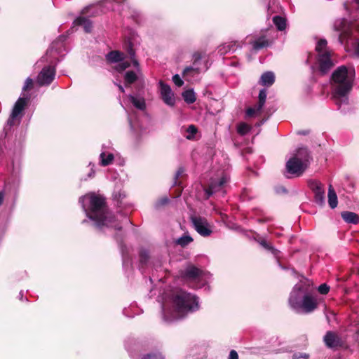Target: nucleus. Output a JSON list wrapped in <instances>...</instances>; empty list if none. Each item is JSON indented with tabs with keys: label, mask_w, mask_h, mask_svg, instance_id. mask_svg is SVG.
<instances>
[{
	"label": "nucleus",
	"mask_w": 359,
	"mask_h": 359,
	"mask_svg": "<svg viewBox=\"0 0 359 359\" xmlns=\"http://www.w3.org/2000/svg\"><path fill=\"white\" fill-rule=\"evenodd\" d=\"M200 309L199 298L182 289L174 291L169 301L162 304L163 318L165 322L184 318Z\"/></svg>",
	"instance_id": "obj_1"
},
{
	"label": "nucleus",
	"mask_w": 359,
	"mask_h": 359,
	"mask_svg": "<svg viewBox=\"0 0 359 359\" xmlns=\"http://www.w3.org/2000/svg\"><path fill=\"white\" fill-rule=\"evenodd\" d=\"M79 203L88 218L93 221L97 228L107 226L121 231V226L114 220V216L109 211L103 196L90 193L81 197Z\"/></svg>",
	"instance_id": "obj_2"
},
{
	"label": "nucleus",
	"mask_w": 359,
	"mask_h": 359,
	"mask_svg": "<svg viewBox=\"0 0 359 359\" xmlns=\"http://www.w3.org/2000/svg\"><path fill=\"white\" fill-rule=\"evenodd\" d=\"M355 69L345 65L338 67L332 74L330 86L332 97L339 105L341 99L345 97L351 90L355 80Z\"/></svg>",
	"instance_id": "obj_3"
},
{
	"label": "nucleus",
	"mask_w": 359,
	"mask_h": 359,
	"mask_svg": "<svg viewBox=\"0 0 359 359\" xmlns=\"http://www.w3.org/2000/svg\"><path fill=\"white\" fill-rule=\"evenodd\" d=\"M300 290V287H294L289 298L290 304L294 309H301L306 313L313 312L319 306L318 297L310 293H306L301 297Z\"/></svg>",
	"instance_id": "obj_4"
},
{
	"label": "nucleus",
	"mask_w": 359,
	"mask_h": 359,
	"mask_svg": "<svg viewBox=\"0 0 359 359\" xmlns=\"http://www.w3.org/2000/svg\"><path fill=\"white\" fill-rule=\"evenodd\" d=\"M180 276L184 279L193 283V287L200 288L203 286L208 278V274L193 265L188 266L180 271Z\"/></svg>",
	"instance_id": "obj_5"
},
{
	"label": "nucleus",
	"mask_w": 359,
	"mask_h": 359,
	"mask_svg": "<svg viewBox=\"0 0 359 359\" xmlns=\"http://www.w3.org/2000/svg\"><path fill=\"white\" fill-rule=\"evenodd\" d=\"M229 177L226 174L222 175L217 178L212 179L208 187L205 189V194L206 198H210L212 194H216L222 190L224 185L229 182Z\"/></svg>",
	"instance_id": "obj_6"
},
{
	"label": "nucleus",
	"mask_w": 359,
	"mask_h": 359,
	"mask_svg": "<svg viewBox=\"0 0 359 359\" xmlns=\"http://www.w3.org/2000/svg\"><path fill=\"white\" fill-rule=\"evenodd\" d=\"M267 91L266 88L259 90L258 96V102L253 107H248L245 111V116L248 118L257 117L259 116L263 110V107L266 102Z\"/></svg>",
	"instance_id": "obj_7"
},
{
	"label": "nucleus",
	"mask_w": 359,
	"mask_h": 359,
	"mask_svg": "<svg viewBox=\"0 0 359 359\" xmlns=\"http://www.w3.org/2000/svg\"><path fill=\"white\" fill-rule=\"evenodd\" d=\"M191 221L195 230L201 236L206 237L212 233V227L205 218L201 216L193 215L191 217Z\"/></svg>",
	"instance_id": "obj_8"
},
{
	"label": "nucleus",
	"mask_w": 359,
	"mask_h": 359,
	"mask_svg": "<svg viewBox=\"0 0 359 359\" xmlns=\"http://www.w3.org/2000/svg\"><path fill=\"white\" fill-rule=\"evenodd\" d=\"M317 62L318 65V70L321 76L327 74L334 65L330 53L328 51L318 54Z\"/></svg>",
	"instance_id": "obj_9"
},
{
	"label": "nucleus",
	"mask_w": 359,
	"mask_h": 359,
	"mask_svg": "<svg viewBox=\"0 0 359 359\" xmlns=\"http://www.w3.org/2000/svg\"><path fill=\"white\" fill-rule=\"evenodd\" d=\"M123 53L118 50H112L106 55V60L109 63H117L115 69L121 72L130 66V63L123 61Z\"/></svg>",
	"instance_id": "obj_10"
},
{
	"label": "nucleus",
	"mask_w": 359,
	"mask_h": 359,
	"mask_svg": "<svg viewBox=\"0 0 359 359\" xmlns=\"http://www.w3.org/2000/svg\"><path fill=\"white\" fill-rule=\"evenodd\" d=\"M67 36L65 35L60 36L53 43L51 46L48 48L46 52L45 56L42 57L41 60H45L47 62H50V64L53 63L52 59H49L48 56H53L55 57V55H60L62 52V49H64V42L66 40Z\"/></svg>",
	"instance_id": "obj_11"
},
{
	"label": "nucleus",
	"mask_w": 359,
	"mask_h": 359,
	"mask_svg": "<svg viewBox=\"0 0 359 359\" xmlns=\"http://www.w3.org/2000/svg\"><path fill=\"white\" fill-rule=\"evenodd\" d=\"M29 100V95L24 94L22 97H20L14 104L12 112L7 121V124L10 126L14 125L15 120L22 114L25 107L27 105Z\"/></svg>",
	"instance_id": "obj_12"
},
{
	"label": "nucleus",
	"mask_w": 359,
	"mask_h": 359,
	"mask_svg": "<svg viewBox=\"0 0 359 359\" xmlns=\"http://www.w3.org/2000/svg\"><path fill=\"white\" fill-rule=\"evenodd\" d=\"M308 167L305 163H301L297 158H290L286 163L285 168L287 174L292 177H300Z\"/></svg>",
	"instance_id": "obj_13"
},
{
	"label": "nucleus",
	"mask_w": 359,
	"mask_h": 359,
	"mask_svg": "<svg viewBox=\"0 0 359 359\" xmlns=\"http://www.w3.org/2000/svg\"><path fill=\"white\" fill-rule=\"evenodd\" d=\"M20 184V169L13 168L11 176L5 184L4 189L8 193L16 195Z\"/></svg>",
	"instance_id": "obj_14"
},
{
	"label": "nucleus",
	"mask_w": 359,
	"mask_h": 359,
	"mask_svg": "<svg viewBox=\"0 0 359 359\" xmlns=\"http://www.w3.org/2000/svg\"><path fill=\"white\" fill-rule=\"evenodd\" d=\"M55 68L53 66L44 67L37 76V83L39 86H48L55 76Z\"/></svg>",
	"instance_id": "obj_15"
},
{
	"label": "nucleus",
	"mask_w": 359,
	"mask_h": 359,
	"mask_svg": "<svg viewBox=\"0 0 359 359\" xmlns=\"http://www.w3.org/2000/svg\"><path fill=\"white\" fill-rule=\"evenodd\" d=\"M161 97L163 102L169 106L173 107L175 104V97L170 86L163 81L158 82Z\"/></svg>",
	"instance_id": "obj_16"
},
{
	"label": "nucleus",
	"mask_w": 359,
	"mask_h": 359,
	"mask_svg": "<svg viewBox=\"0 0 359 359\" xmlns=\"http://www.w3.org/2000/svg\"><path fill=\"white\" fill-rule=\"evenodd\" d=\"M323 341L325 346L329 348H335L342 347L344 342L340 337L332 331H327L324 337Z\"/></svg>",
	"instance_id": "obj_17"
},
{
	"label": "nucleus",
	"mask_w": 359,
	"mask_h": 359,
	"mask_svg": "<svg viewBox=\"0 0 359 359\" xmlns=\"http://www.w3.org/2000/svg\"><path fill=\"white\" fill-rule=\"evenodd\" d=\"M194 61L192 65L189 66V67H187L183 72V75L184 76H188L189 74L194 75L196 74H199L202 71V69L199 66V65L201 64L200 55L198 54H195L194 55Z\"/></svg>",
	"instance_id": "obj_18"
},
{
	"label": "nucleus",
	"mask_w": 359,
	"mask_h": 359,
	"mask_svg": "<svg viewBox=\"0 0 359 359\" xmlns=\"http://www.w3.org/2000/svg\"><path fill=\"white\" fill-rule=\"evenodd\" d=\"M249 43L252 44V50L255 52H257L267 46L269 43L267 31L266 32V34L259 36L255 41H249Z\"/></svg>",
	"instance_id": "obj_19"
},
{
	"label": "nucleus",
	"mask_w": 359,
	"mask_h": 359,
	"mask_svg": "<svg viewBox=\"0 0 359 359\" xmlns=\"http://www.w3.org/2000/svg\"><path fill=\"white\" fill-rule=\"evenodd\" d=\"M293 158H297L301 163H305L306 167H309L311 156L307 148H299Z\"/></svg>",
	"instance_id": "obj_20"
},
{
	"label": "nucleus",
	"mask_w": 359,
	"mask_h": 359,
	"mask_svg": "<svg viewBox=\"0 0 359 359\" xmlns=\"http://www.w3.org/2000/svg\"><path fill=\"white\" fill-rule=\"evenodd\" d=\"M273 25L279 32L285 31L287 27V20L286 17L281 15H275L272 18Z\"/></svg>",
	"instance_id": "obj_21"
},
{
	"label": "nucleus",
	"mask_w": 359,
	"mask_h": 359,
	"mask_svg": "<svg viewBox=\"0 0 359 359\" xmlns=\"http://www.w3.org/2000/svg\"><path fill=\"white\" fill-rule=\"evenodd\" d=\"M128 98L130 102L135 107L140 110H144L146 108L145 100L143 97L140 95H129Z\"/></svg>",
	"instance_id": "obj_22"
},
{
	"label": "nucleus",
	"mask_w": 359,
	"mask_h": 359,
	"mask_svg": "<svg viewBox=\"0 0 359 359\" xmlns=\"http://www.w3.org/2000/svg\"><path fill=\"white\" fill-rule=\"evenodd\" d=\"M237 47L238 46L235 41L224 43L218 47L217 51L219 55H223L228 53H233Z\"/></svg>",
	"instance_id": "obj_23"
},
{
	"label": "nucleus",
	"mask_w": 359,
	"mask_h": 359,
	"mask_svg": "<svg viewBox=\"0 0 359 359\" xmlns=\"http://www.w3.org/2000/svg\"><path fill=\"white\" fill-rule=\"evenodd\" d=\"M74 25H81L83 27V29L86 32L90 33L92 31V22L87 18L85 17H78L74 21Z\"/></svg>",
	"instance_id": "obj_24"
},
{
	"label": "nucleus",
	"mask_w": 359,
	"mask_h": 359,
	"mask_svg": "<svg viewBox=\"0 0 359 359\" xmlns=\"http://www.w3.org/2000/svg\"><path fill=\"white\" fill-rule=\"evenodd\" d=\"M341 217L347 223L356 224L359 222V216L353 212H341Z\"/></svg>",
	"instance_id": "obj_25"
},
{
	"label": "nucleus",
	"mask_w": 359,
	"mask_h": 359,
	"mask_svg": "<svg viewBox=\"0 0 359 359\" xmlns=\"http://www.w3.org/2000/svg\"><path fill=\"white\" fill-rule=\"evenodd\" d=\"M114 159V156L112 153L107 151H102L100 154V164L102 166L110 165Z\"/></svg>",
	"instance_id": "obj_26"
},
{
	"label": "nucleus",
	"mask_w": 359,
	"mask_h": 359,
	"mask_svg": "<svg viewBox=\"0 0 359 359\" xmlns=\"http://www.w3.org/2000/svg\"><path fill=\"white\" fill-rule=\"evenodd\" d=\"M328 203L332 209L335 208L338 203L336 192L332 185L329 186L328 189Z\"/></svg>",
	"instance_id": "obj_27"
},
{
	"label": "nucleus",
	"mask_w": 359,
	"mask_h": 359,
	"mask_svg": "<svg viewBox=\"0 0 359 359\" xmlns=\"http://www.w3.org/2000/svg\"><path fill=\"white\" fill-rule=\"evenodd\" d=\"M308 186L313 193L318 192L324 189L323 184L316 180H309L308 181Z\"/></svg>",
	"instance_id": "obj_28"
},
{
	"label": "nucleus",
	"mask_w": 359,
	"mask_h": 359,
	"mask_svg": "<svg viewBox=\"0 0 359 359\" xmlns=\"http://www.w3.org/2000/svg\"><path fill=\"white\" fill-rule=\"evenodd\" d=\"M184 100L188 104H192L196 101V95L192 89L187 90L182 93Z\"/></svg>",
	"instance_id": "obj_29"
},
{
	"label": "nucleus",
	"mask_w": 359,
	"mask_h": 359,
	"mask_svg": "<svg viewBox=\"0 0 359 359\" xmlns=\"http://www.w3.org/2000/svg\"><path fill=\"white\" fill-rule=\"evenodd\" d=\"M137 79V74L133 71H128L124 76L126 86L133 83Z\"/></svg>",
	"instance_id": "obj_30"
},
{
	"label": "nucleus",
	"mask_w": 359,
	"mask_h": 359,
	"mask_svg": "<svg viewBox=\"0 0 359 359\" xmlns=\"http://www.w3.org/2000/svg\"><path fill=\"white\" fill-rule=\"evenodd\" d=\"M120 250L122 254L123 266L126 269L130 265V257L126 252L127 248L122 243H120Z\"/></svg>",
	"instance_id": "obj_31"
},
{
	"label": "nucleus",
	"mask_w": 359,
	"mask_h": 359,
	"mask_svg": "<svg viewBox=\"0 0 359 359\" xmlns=\"http://www.w3.org/2000/svg\"><path fill=\"white\" fill-rule=\"evenodd\" d=\"M125 0H104L101 6L104 7L107 10H114L116 5L123 2Z\"/></svg>",
	"instance_id": "obj_32"
},
{
	"label": "nucleus",
	"mask_w": 359,
	"mask_h": 359,
	"mask_svg": "<svg viewBox=\"0 0 359 359\" xmlns=\"http://www.w3.org/2000/svg\"><path fill=\"white\" fill-rule=\"evenodd\" d=\"M149 252L146 249H141L140 251V264L141 267L146 266L149 262Z\"/></svg>",
	"instance_id": "obj_33"
},
{
	"label": "nucleus",
	"mask_w": 359,
	"mask_h": 359,
	"mask_svg": "<svg viewBox=\"0 0 359 359\" xmlns=\"http://www.w3.org/2000/svg\"><path fill=\"white\" fill-rule=\"evenodd\" d=\"M193 241V238L188 234L183 235L180 237L177 241L176 243L182 247L188 245Z\"/></svg>",
	"instance_id": "obj_34"
},
{
	"label": "nucleus",
	"mask_w": 359,
	"mask_h": 359,
	"mask_svg": "<svg viewBox=\"0 0 359 359\" xmlns=\"http://www.w3.org/2000/svg\"><path fill=\"white\" fill-rule=\"evenodd\" d=\"M314 194L315 202L320 205H323L325 203V190L316 192Z\"/></svg>",
	"instance_id": "obj_35"
},
{
	"label": "nucleus",
	"mask_w": 359,
	"mask_h": 359,
	"mask_svg": "<svg viewBox=\"0 0 359 359\" xmlns=\"http://www.w3.org/2000/svg\"><path fill=\"white\" fill-rule=\"evenodd\" d=\"M250 129V126L245 123H241L237 127V131L241 135L247 134Z\"/></svg>",
	"instance_id": "obj_36"
},
{
	"label": "nucleus",
	"mask_w": 359,
	"mask_h": 359,
	"mask_svg": "<svg viewBox=\"0 0 359 359\" xmlns=\"http://www.w3.org/2000/svg\"><path fill=\"white\" fill-rule=\"evenodd\" d=\"M186 132L187 133L186 135V138L188 140H192L197 133V128L194 125H190L187 128Z\"/></svg>",
	"instance_id": "obj_37"
},
{
	"label": "nucleus",
	"mask_w": 359,
	"mask_h": 359,
	"mask_svg": "<svg viewBox=\"0 0 359 359\" xmlns=\"http://www.w3.org/2000/svg\"><path fill=\"white\" fill-rule=\"evenodd\" d=\"M258 83L263 86H268L269 85V71L265 72L261 76Z\"/></svg>",
	"instance_id": "obj_38"
},
{
	"label": "nucleus",
	"mask_w": 359,
	"mask_h": 359,
	"mask_svg": "<svg viewBox=\"0 0 359 359\" xmlns=\"http://www.w3.org/2000/svg\"><path fill=\"white\" fill-rule=\"evenodd\" d=\"M141 359H164V357L160 352H154L144 355Z\"/></svg>",
	"instance_id": "obj_39"
},
{
	"label": "nucleus",
	"mask_w": 359,
	"mask_h": 359,
	"mask_svg": "<svg viewBox=\"0 0 359 359\" xmlns=\"http://www.w3.org/2000/svg\"><path fill=\"white\" fill-rule=\"evenodd\" d=\"M327 42L325 39H321L318 41L316 46V50L320 53H323V50L325 49L327 46Z\"/></svg>",
	"instance_id": "obj_40"
},
{
	"label": "nucleus",
	"mask_w": 359,
	"mask_h": 359,
	"mask_svg": "<svg viewBox=\"0 0 359 359\" xmlns=\"http://www.w3.org/2000/svg\"><path fill=\"white\" fill-rule=\"evenodd\" d=\"M33 84H34L33 79L28 77L25 81L24 86L22 87V91L25 92L28 90L32 89L33 87Z\"/></svg>",
	"instance_id": "obj_41"
},
{
	"label": "nucleus",
	"mask_w": 359,
	"mask_h": 359,
	"mask_svg": "<svg viewBox=\"0 0 359 359\" xmlns=\"http://www.w3.org/2000/svg\"><path fill=\"white\" fill-rule=\"evenodd\" d=\"M169 202V199L168 197L164 196L158 199L156 203L155 207L156 208H159L165 205H166Z\"/></svg>",
	"instance_id": "obj_42"
},
{
	"label": "nucleus",
	"mask_w": 359,
	"mask_h": 359,
	"mask_svg": "<svg viewBox=\"0 0 359 359\" xmlns=\"http://www.w3.org/2000/svg\"><path fill=\"white\" fill-rule=\"evenodd\" d=\"M318 291L321 294H327L330 291V286L326 283H323L319 285Z\"/></svg>",
	"instance_id": "obj_43"
},
{
	"label": "nucleus",
	"mask_w": 359,
	"mask_h": 359,
	"mask_svg": "<svg viewBox=\"0 0 359 359\" xmlns=\"http://www.w3.org/2000/svg\"><path fill=\"white\" fill-rule=\"evenodd\" d=\"M128 53L130 56V57L133 59V65L134 66L136 67V68H138L139 67V63L138 62L134 59V57H135V51L133 50V49L132 48V46H131V44L130 43L129 45V48H128Z\"/></svg>",
	"instance_id": "obj_44"
},
{
	"label": "nucleus",
	"mask_w": 359,
	"mask_h": 359,
	"mask_svg": "<svg viewBox=\"0 0 359 359\" xmlns=\"http://www.w3.org/2000/svg\"><path fill=\"white\" fill-rule=\"evenodd\" d=\"M172 81L178 87H180L184 84V81L178 74H175L172 76Z\"/></svg>",
	"instance_id": "obj_45"
},
{
	"label": "nucleus",
	"mask_w": 359,
	"mask_h": 359,
	"mask_svg": "<svg viewBox=\"0 0 359 359\" xmlns=\"http://www.w3.org/2000/svg\"><path fill=\"white\" fill-rule=\"evenodd\" d=\"M274 191L277 194H286L287 193V190L286 188L282 185L276 186L274 187Z\"/></svg>",
	"instance_id": "obj_46"
},
{
	"label": "nucleus",
	"mask_w": 359,
	"mask_h": 359,
	"mask_svg": "<svg viewBox=\"0 0 359 359\" xmlns=\"http://www.w3.org/2000/svg\"><path fill=\"white\" fill-rule=\"evenodd\" d=\"M257 242L259 243V245L262 247L266 250H269V244L268 243L267 241L265 238H259V240H257Z\"/></svg>",
	"instance_id": "obj_47"
},
{
	"label": "nucleus",
	"mask_w": 359,
	"mask_h": 359,
	"mask_svg": "<svg viewBox=\"0 0 359 359\" xmlns=\"http://www.w3.org/2000/svg\"><path fill=\"white\" fill-rule=\"evenodd\" d=\"M304 358V359H309V355L308 353H294L293 355H292V358L293 359H297V358Z\"/></svg>",
	"instance_id": "obj_48"
},
{
	"label": "nucleus",
	"mask_w": 359,
	"mask_h": 359,
	"mask_svg": "<svg viewBox=\"0 0 359 359\" xmlns=\"http://www.w3.org/2000/svg\"><path fill=\"white\" fill-rule=\"evenodd\" d=\"M129 122L130 128L133 130H134L137 135H139V131L137 129V124L136 123H133L131 118L129 117Z\"/></svg>",
	"instance_id": "obj_49"
},
{
	"label": "nucleus",
	"mask_w": 359,
	"mask_h": 359,
	"mask_svg": "<svg viewBox=\"0 0 359 359\" xmlns=\"http://www.w3.org/2000/svg\"><path fill=\"white\" fill-rule=\"evenodd\" d=\"M184 170L183 168H180L175 173V184H177V180L178 179V177L182 175V174L184 172Z\"/></svg>",
	"instance_id": "obj_50"
},
{
	"label": "nucleus",
	"mask_w": 359,
	"mask_h": 359,
	"mask_svg": "<svg viewBox=\"0 0 359 359\" xmlns=\"http://www.w3.org/2000/svg\"><path fill=\"white\" fill-rule=\"evenodd\" d=\"M228 359H238V353L235 350H231Z\"/></svg>",
	"instance_id": "obj_51"
},
{
	"label": "nucleus",
	"mask_w": 359,
	"mask_h": 359,
	"mask_svg": "<svg viewBox=\"0 0 359 359\" xmlns=\"http://www.w3.org/2000/svg\"><path fill=\"white\" fill-rule=\"evenodd\" d=\"M270 250H271V254H273L276 257L278 258V256H279L280 251H278V250L275 249L271 245Z\"/></svg>",
	"instance_id": "obj_52"
},
{
	"label": "nucleus",
	"mask_w": 359,
	"mask_h": 359,
	"mask_svg": "<svg viewBox=\"0 0 359 359\" xmlns=\"http://www.w3.org/2000/svg\"><path fill=\"white\" fill-rule=\"evenodd\" d=\"M310 133L309 130H301L297 131L298 135H307Z\"/></svg>",
	"instance_id": "obj_53"
},
{
	"label": "nucleus",
	"mask_w": 359,
	"mask_h": 359,
	"mask_svg": "<svg viewBox=\"0 0 359 359\" xmlns=\"http://www.w3.org/2000/svg\"><path fill=\"white\" fill-rule=\"evenodd\" d=\"M5 194L4 191H0V206L3 204L4 201Z\"/></svg>",
	"instance_id": "obj_54"
},
{
	"label": "nucleus",
	"mask_w": 359,
	"mask_h": 359,
	"mask_svg": "<svg viewBox=\"0 0 359 359\" xmlns=\"http://www.w3.org/2000/svg\"><path fill=\"white\" fill-rule=\"evenodd\" d=\"M94 8V6H88V7L85 8L83 10V13H89V10H90V9H92V8Z\"/></svg>",
	"instance_id": "obj_55"
},
{
	"label": "nucleus",
	"mask_w": 359,
	"mask_h": 359,
	"mask_svg": "<svg viewBox=\"0 0 359 359\" xmlns=\"http://www.w3.org/2000/svg\"><path fill=\"white\" fill-rule=\"evenodd\" d=\"M275 81V75L273 72H271V86L274 83Z\"/></svg>",
	"instance_id": "obj_56"
},
{
	"label": "nucleus",
	"mask_w": 359,
	"mask_h": 359,
	"mask_svg": "<svg viewBox=\"0 0 359 359\" xmlns=\"http://www.w3.org/2000/svg\"><path fill=\"white\" fill-rule=\"evenodd\" d=\"M355 53L358 56H359V43L357 44V46L355 47Z\"/></svg>",
	"instance_id": "obj_57"
},
{
	"label": "nucleus",
	"mask_w": 359,
	"mask_h": 359,
	"mask_svg": "<svg viewBox=\"0 0 359 359\" xmlns=\"http://www.w3.org/2000/svg\"><path fill=\"white\" fill-rule=\"evenodd\" d=\"M117 86H118V87L119 90H120L122 93H123V92H124V88H123V87L121 85H120V84H118V85H117Z\"/></svg>",
	"instance_id": "obj_58"
},
{
	"label": "nucleus",
	"mask_w": 359,
	"mask_h": 359,
	"mask_svg": "<svg viewBox=\"0 0 359 359\" xmlns=\"http://www.w3.org/2000/svg\"><path fill=\"white\" fill-rule=\"evenodd\" d=\"M94 174H95V172H94V170H93V169H92V170H91V172H89V174H88V177H93V176L94 175Z\"/></svg>",
	"instance_id": "obj_59"
},
{
	"label": "nucleus",
	"mask_w": 359,
	"mask_h": 359,
	"mask_svg": "<svg viewBox=\"0 0 359 359\" xmlns=\"http://www.w3.org/2000/svg\"><path fill=\"white\" fill-rule=\"evenodd\" d=\"M22 295H23V294H22V291H21V292H20V299H22Z\"/></svg>",
	"instance_id": "obj_60"
},
{
	"label": "nucleus",
	"mask_w": 359,
	"mask_h": 359,
	"mask_svg": "<svg viewBox=\"0 0 359 359\" xmlns=\"http://www.w3.org/2000/svg\"><path fill=\"white\" fill-rule=\"evenodd\" d=\"M266 8L267 11H269V3H268L266 4Z\"/></svg>",
	"instance_id": "obj_61"
},
{
	"label": "nucleus",
	"mask_w": 359,
	"mask_h": 359,
	"mask_svg": "<svg viewBox=\"0 0 359 359\" xmlns=\"http://www.w3.org/2000/svg\"><path fill=\"white\" fill-rule=\"evenodd\" d=\"M334 28H335V30H337V31H339V30H340V29H339V28H338V27H337V26H336V25L334 26Z\"/></svg>",
	"instance_id": "obj_62"
},
{
	"label": "nucleus",
	"mask_w": 359,
	"mask_h": 359,
	"mask_svg": "<svg viewBox=\"0 0 359 359\" xmlns=\"http://www.w3.org/2000/svg\"><path fill=\"white\" fill-rule=\"evenodd\" d=\"M116 241H117L118 242L119 241V238H118V235H116Z\"/></svg>",
	"instance_id": "obj_63"
},
{
	"label": "nucleus",
	"mask_w": 359,
	"mask_h": 359,
	"mask_svg": "<svg viewBox=\"0 0 359 359\" xmlns=\"http://www.w3.org/2000/svg\"><path fill=\"white\" fill-rule=\"evenodd\" d=\"M355 1L359 6V0H355Z\"/></svg>",
	"instance_id": "obj_64"
}]
</instances>
